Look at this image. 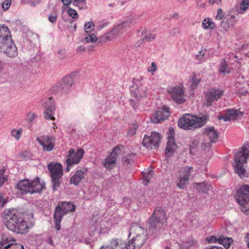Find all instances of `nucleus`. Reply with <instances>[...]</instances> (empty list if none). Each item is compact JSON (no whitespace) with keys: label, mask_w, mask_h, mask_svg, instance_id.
<instances>
[{"label":"nucleus","mask_w":249,"mask_h":249,"mask_svg":"<svg viewBox=\"0 0 249 249\" xmlns=\"http://www.w3.org/2000/svg\"><path fill=\"white\" fill-rule=\"evenodd\" d=\"M219 238H216L214 236H211L207 238L208 242L209 243H218V239Z\"/></svg>","instance_id":"nucleus-52"},{"label":"nucleus","mask_w":249,"mask_h":249,"mask_svg":"<svg viewBox=\"0 0 249 249\" xmlns=\"http://www.w3.org/2000/svg\"><path fill=\"white\" fill-rule=\"evenodd\" d=\"M206 249H223L222 247H218L217 246H212V247H209Z\"/></svg>","instance_id":"nucleus-61"},{"label":"nucleus","mask_w":249,"mask_h":249,"mask_svg":"<svg viewBox=\"0 0 249 249\" xmlns=\"http://www.w3.org/2000/svg\"><path fill=\"white\" fill-rule=\"evenodd\" d=\"M68 14L71 17L73 18H77V12L72 8H69L68 10Z\"/></svg>","instance_id":"nucleus-48"},{"label":"nucleus","mask_w":249,"mask_h":249,"mask_svg":"<svg viewBox=\"0 0 249 249\" xmlns=\"http://www.w3.org/2000/svg\"><path fill=\"white\" fill-rule=\"evenodd\" d=\"M166 215L165 210L160 206L157 207L148 221V228L150 234L157 235L166 226Z\"/></svg>","instance_id":"nucleus-2"},{"label":"nucleus","mask_w":249,"mask_h":249,"mask_svg":"<svg viewBox=\"0 0 249 249\" xmlns=\"http://www.w3.org/2000/svg\"><path fill=\"white\" fill-rule=\"evenodd\" d=\"M196 241L192 238L188 239L186 241L183 242L181 244H178L179 249H189L196 245Z\"/></svg>","instance_id":"nucleus-33"},{"label":"nucleus","mask_w":249,"mask_h":249,"mask_svg":"<svg viewBox=\"0 0 249 249\" xmlns=\"http://www.w3.org/2000/svg\"><path fill=\"white\" fill-rule=\"evenodd\" d=\"M74 81L71 76H65L53 87V90L56 93H66L70 89Z\"/></svg>","instance_id":"nucleus-15"},{"label":"nucleus","mask_w":249,"mask_h":249,"mask_svg":"<svg viewBox=\"0 0 249 249\" xmlns=\"http://www.w3.org/2000/svg\"><path fill=\"white\" fill-rule=\"evenodd\" d=\"M136 82L138 83L136 84V88H135L136 90H131V95L137 99L145 97L147 91V87H144L142 85H140L138 87V84H141V82L138 80H137Z\"/></svg>","instance_id":"nucleus-25"},{"label":"nucleus","mask_w":249,"mask_h":249,"mask_svg":"<svg viewBox=\"0 0 249 249\" xmlns=\"http://www.w3.org/2000/svg\"><path fill=\"white\" fill-rule=\"evenodd\" d=\"M11 0H6L2 3V7L4 10L5 11L9 9L11 4Z\"/></svg>","instance_id":"nucleus-49"},{"label":"nucleus","mask_w":249,"mask_h":249,"mask_svg":"<svg viewBox=\"0 0 249 249\" xmlns=\"http://www.w3.org/2000/svg\"><path fill=\"white\" fill-rule=\"evenodd\" d=\"M194 186H196V189L198 191L203 193H205L210 190V186L206 182H196L194 184Z\"/></svg>","instance_id":"nucleus-32"},{"label":"nucleus","mask_w":249,"mask_h":249,"mask_svg":"<svg viewBox=\"0 0 249 249\" xmlns=\"http://www.w3.org/2000/svg\"><path fill=\"white\" fill-rule=\"evenodd\" d=\"M48 169L51 175L53 189V191H57L60 187L63 176L62 166L58 163H51L48 165Z\"/></svg>","instance_id":"nucleus-10"},{"label":"nucleus","mask_w":249,"mask_h":249,"mask_svg":"<svg viewBox=\"0 0 249 249\" xmlns=\"http://www.w3.org/2000/svg\"><path fill=\"white\" fill-rule=\"evenodd\" d=\"M90 190L92 189L93 191H94V193L92 194L91 195V196L92 197H95L98 195V190H99V187L98 186H93L90 188Z\"/></svg>","instance_id":"nucleus-54"},{"label":"nucleus","mask_w":249,"mask_h":249,"mask_svg":"<svg viewBox=\"0 0 249 249\" xmlns=\"http://www.w3.org/2000/svg\"><path fill=\"white\" fill-rule=\"evenodd\" d=\"M168 92L172 99L178 104H181L185 102L183 87L182 85L172 88Z\"/></svg>","instance_id":"nucleus-19"},{"label":"nucleus","mask_w":249,"mask_h":249,"mask_svg":"<svg viewBox=\"0 0 249 249\" xmlns=\"http://www.w3.org/2000/svg\"><path fill=\"white\" fill-rule=\"evenodd\" d=\"M211 142H211V141L209 142L204 140L202 143V146L203 147V148L206 150L207 148H209L211 146Z\"/></svg>","instance_id":"nucleus-56"},{"label":"nucleus","mask_w":249,"mask_h":249,"mask_svg":"<svg viewBox=\"0 0 249 249\" xmlns=\"http://www.w3.org/2000/svg\"><path fill=\"white\" fill-rule=\"evenodd\" d=\"M0 249H24L22 244L18 243L17 244H9L6 245L3 248L0 247Z\"/></svg>","instance_id":"nucleus-39"},{"label":"nucleus","mask_w":249,"mask_h":249,"mask_svg":"<svg viewBox=\"0 0 249 249\" xmlns=\"http://www.w3.org/2000/svg\"><path fill=\"white\" fill-rule=\"evenodd\" d=\"M249 8V0H242L240 3L239 7L237 9V12L239 14H243Z\"/></svg>","instance_id":"nucleus-35"},{"label":"nucleus","mask_w":249,"mask_h":249,"mask_svg":"<svg viewBox=\"0 0 249 249\" xmlns=\"http://www.w3.org/2000/svg\"><path fill=\"white\" fill-rule=\"evenodd\" d=\"M137 128H138L137 125H133V126L131 127L128 131L129 134L130 135H132V136L134 135L136 133V130H137Z\"/></svg>","instance_id":"nucleus-55"},{"label":"nucleus","mask_w":249,"mask_h":249,"mask_svg":"<svg viewBox=\"0 0 249 249\" xmlns=\"http://www.w3.org/2000/svg\"><path fill=\"white\" fill-rule=\"evenodd\" d=\"M85 39L86 42H93L96 41L97 40V38L94 34H91L90 35H88V36L85 37Z\"/></svg>","instance_id":"nucleus-44"},{"label":"nucleus","mask_w":249,"mask_h":249,"mask_svg":"<svg viewBox=\"0 0 249 249\" xmlns=\"http://www.w3.org/2000/svg\"><path fill=\"white\" fill-rule=\"evenodd\" d=\"M6 201H5L3 196L0 195V207H2L6 204Z\"/></svg>","instance_id":"nucleus-58"},{"label":"nucleus","mask_w":249,"mask_h":249,"mask_svg":"<svg viewBox=\"0 0 249 249\" xmlns=\"http://www.w3.org/2000/svg\"><path fill=\"white\" fill-rule=\"evenodd\" d=\"M55 139L54 137L44 135L38 137L36 141L42 147V150L44 151L50 152L52 151L55 145Z\"/></svg>","instance_id":"nucleus-17"},{"label":"nucleus","mask_w":249,"mask_h":249,"mask_svg":"<svg viewBox=\"0 0 249 249\" xmlns=\"http://www.w3.org/2000/svg\"><path fill=\"white\" fill-rule=\"evenodd\" d=\"M127 243L119 241L118 239H112L110 240L109 245L105 247L102 246L100 249H131Z\"/></svg>","instance_id":"nucleus-23"},{"label":"nucleus","mask_w":249,"mask_h":249,"mask_svg":"<svg viewBox=\"0 0 249 249\" xmlns=\"http://www.w3.org/2000/svg\"><path fill=\"white\" fill-rule=\"evenodd\" d=\"M64 5L68 6L72 3L74 6L83 9L86 6V0H61Z\"/></svg>","instance_id":"nucleus-29"},{"label":"nucleus","mask_w":249,"mask_h":249,"mask_svg":"<svg viewBox=\"0 0 249 249\" xmlns=\"http://www.w3.org/2000/svg\"><path fill=\"white\" fill-rule=\"evenodd\" d=\"M235 17L232 15H227L220 22V25L225 31H228L230 28L232 27L236 22Z\"/></svg>","instance_id":"nucleus-24"},{"label":"nucleus","mask_w":249,"mask_h":249,"mask_svg":"<svg viewBox=\"0 0 249 249\" xmlns=\"http://www.w3.org/2000/svg\"><path fill=\"white\" fill-rule=\"evenodd\" d=\"M122 146L119 145L115 146L112 152L102 161L103 166L107 169H112L116 164V160L119 158V154Z\"/></svg>","instance_id":"nucleus-13"},{"label":"nucleus","mask_w":249,"mask_h":249,"mask_svg":"<svg viewBox=\"0 0 249 249\" xmlns=\"http://www.w3.org/2000/svg\"><path fill=\"white\" fill-rule=\"evenodd\" d=\"M136 155V154L135 153L129 154L124 158V160L125 162L129 164L133 161V160L132 158H129V157H133L134 158Z\"/></svg>","instance_id":"nucleus-46"},{"label":"nucleus","mask_w":249,"mask_h":249,"mask_svg":"<svg viewBox=\"0 0 249 249\" xmlns=\"http://www.w3.org/2000/svg\"><path fill=\"white\" fill-rule=\"evenodd\" d=\"M219 71L221 73L224 74L230 72L231 69L225 60H223L221 62Z\"/></svg>","instance_id":"nucleus-36"},{"label":"nucleus","mask_w":249,"mask_h":249,"mask_svg":"<svg viewBox=\"0 0 249 249\" xmlns=\"http://www.w3.org/2000/svg\"><path fill=\"white\" fill-rule=\"evenodd\" d=\"M145 196H142L140 198H139V200H140V202L141 203H144V202H145Z\"/></svg>","instance_id":"nucleus-62"},{"label":"nucleus","mask_w":249,"mask_h":249,"mask_svg":"<svg viewBox=\"0 0 249 249\" xmlns=\"http://www.w3.org/2000/svg\"><path fill=\"white\" fill-rule=\"evenodd\" d=\"M0 51L11 57L17 55V48L14 43L9 29L0 25Z\"/></svg>","instance_id":"nucleus-3"},{"label":"nucleus","mask_w":249,"mask_h":249,"mask_svg":"<svg viewBox=\"0 0 249 249\" xmlns=\"http://www.w3.org/2000/svg\"><path fill=\"white\" fill-rule=\"evenodd\" d=\"M221 0H210L209 1V3L211 5L213 4L214 3H216L219 4L221 3Z\"/></svg>","instance_id":"nucleus-59"},{"label":"nucleus","mask_w":249,"mask_h":249,"mask_svg":"<svg viewBox=\"0 0 249 249\" xmlns=\"http://www.w3.org/2000/svg\"><path fill=\"white\" fill-rule=\"evenodd\" d=\"M4 170H2L0 171V187L6 181V178L4 176Z\"/></svg>","instance_id":"nucleus-50"},{"label":"nucleus","mask_w":249,"mask_h":249,"mask_svg":"<svg viewBox=\"0 0 249 249\" xmlns=\"http://www.w3.org/2000/svg\"><path fill=\"white\" fill-rule=\"evenodd\" d=\"M248 158H249V145L243 146L242 150L234 156L233 165L234 170L242 178L248 177V174L244 167V164L246 163Z\"/></svg>","instance_id":"nucleus-5"},{"label":"nucleus","mask_w":249,"mask_h":249,"mask_svg":"<svg viewBox=\"0 0 249 249\" xmlns=\"http://www.w3.org/2000/svg\"><path fill=\"white\" fill-rule=\"evenodd\" d=\"M224 17V14L223 10L221 9H218L217 15L215 16V19L218 20H222Z\"/></svg>","instance_id":"nucleus-45"},{"label":"nucleus","mask_w":249,"mask_h":249,"mask_svg":"<svg viewBox=\"0 0 249 249\" xmlns=\"http://www.w3.org/2000/svg\"><path fill=\"white\" fill-rule=\"evenodd\" d=\"M192 169V167L184 168L181 175L178 178L177 185L180 189H184L186 187Z\"/></svg>","instance_id":"nucleus-22"},{"label":"nucleus","mask_w":249,"mask_h":249,"mask_svg":"<svg viewBox=\"0 0 249 249\" xmlns=\"http://www.w3.org/2000/svg\"><path fill=\"white\" fill-rule=\"evenodd\" d=\"M57 18V15L54 13L53 15H50L48 17V19L51 23H54L56 21Z\"/></svg>","instance_id":"nucleus-53"},{"label":"nucleus","mask_w":249,"mask_h":249,"mask_svg":"<svg viewBox=\"0 0 249 249\" xmlns=\"http://www.w3.org/2000/svg\"><path fill=\"white\" fill-rule=\"evenodd\" d=\"M87 169H82L77 170L75 174L70 179V183L75 185H77L81 181L85 178L87 174Z\"/></svg>","instance_id":"nucleus-26"},{"label":"nucleus","mask_w":249,"mask_h":249,"mask_svg":"<svg viewBox=\"0 0 249 249\" xmlns=\"http://www.w3.org/2000/svg\"><path fill=\"white\" fill-rule=\"evenodd\" d=\"M17 187L20 191L21 194L27 193L30 194L40 193L45 188L44 184L40 182L38 178L32 181L28 179L22 180L18 183Z\"/></svg>","instance_id":"nucleus-8"},{"label":"nucleus","mask_w":249,"mask_h":249,"mask_svg":"<svg viewBox=\"0 0 249 249\" xmlns=\"http://www.w3.org/2000/svg\"><path fill=\"white\" fill-rule=\"evenodd\" d=\"M234 198L240 206L242 212L246 214L249 213V186L242 185L236 190Z\"/></svg>","instance_id":"nucleus-9"},{"label":"nucleus","mask_w":249,"mask_h":249,"mask_svg":"<svg viewBox=\"0 0 249 249\" xmlns=\"http://www.w3.org/2000/svg\"><path fill=\"white\" fill-rule=\"evenodd\" d=\"M36 115L35 113L29 112L27 115V121L29 122H32L36 118Z\"/></svg>","instance_id":"nucleus-51"},{"label":"nucleus","mask_w":249,"mask_h":249,"mask_svg":"<svg viewBox=\"0 0 249 249\" xmlns=\"http://www.w3.org/2000/svg\"><path fill=\"white\" fill-rule=\"evenodd\" d=\"M224 94L223 90L212 88L206 94V100L204 105L207 107L212 106L214 101L218 100Z\"/></svg>","instance_id":"nucleus-16"},{"label":"nucleus","mask_w":249,"mask_h":249,"mask_svg":"<svg viewBox=\"0 0 249 249\" xmlns=\"http://www.w3.org/2000/svg\"><path fill=\"white\" fill-rule=\"evenodd\" d=\"M206 49L199 51L198 53L196 55V58L198 61V63H201L206 61L207 57L206 55Z\"/></svg>","instance_id":"nucleus-37"},{"label":"nucleus","mask_w":249,"mask_h":249,"mask_svg":"<svg viewBox=\"0 0 249 249\" xmlns=\"http://www.w3.org/2000/svg\"><path fill=\"white\" fill-rule=\"evenodd\" d=\"M66 56V51L65 50H60L58 52V57L61 59H63Z\"/></svg>","instance_id":"nucleus-57"},{"label":"nucleus","mask_w":249,"mask_h":249,"mask_svg":"<svg viewBox=\"0 0 249 249\" xmlns=\"http://www.w3.org/2000/svg\"><path fill=\"white\" fill-rule=\"evenodd\" d=\"M22 132V129L21 128L18 130L13 129L11 131V134L12 136L15 137L17 140H19L20 135Z\"/></svg>","instance_id":"nucleus-42"},{"label":"nucleus","mask_w":249,"mask_h":249,"mask_svg":"<svg viewBox=\"0 0 249 249\" xmlns=\"http://www.w3.org/2000/svg\"><path fill=\"white\" fill-rule=\"evenodd\" d=\"M209 120V115H203L201 117L185 114L178 122L179 127L184 130H195L204 126Z\"/></svg>","instance_id":"nucleus-4"},{"label":"nucleus","mask_w":249,"mask_h":249,"mask_svg":"<svg viewBox=\"0 0 249 249\" xmlns=\"http://www.w3.org/2000/svg\"><path fill=\"white\" fill-rule=\"evenodd\" d=\"M78 51H85V48L83 46H80L78 48Z\"/></svg>","instance_id":"nucleus-64"},{"label":"nucleus","mask_w":249,"mask_h":249,"mask_svg":"<svg viewBox=\"0 0 249 249\" xmlns=\"http://www.w3.org/2000/svg\"><path fill=\"white\" fill-rule=\"evenodd\" d=\"M24 215V213L16 209H9L4 215V225L8 230L15 233L21 235L26 234L29 228Z\"/></svg>","instance_id":"nucleus-1"},{"label":"nucleus","mask_w":249,"mask_h":249,"mask_svg":"<svg viewBox=\"0 0 249 249\" xmlns=\"http://www.w3.org/2000/svg\"><path fill=\"white\" fill-rule=\"evenodd\" d=\"M218 243L223 245L226 249L230 248L231 244L233 243V240L230 237H225L222 236L218 239Z\"/></svg>","instance_id":"nucleus-31"},{"label":"nucleus","mask_w":249,"mask_h":249,"mask_svg":"<svg viewBox=\"0 0 249 249\" xmlns=\"http://www.w3.org/2000/svg\"><path fill=\"white\" fill-rule=\"evenodd\" d=\"M203 134L209 137L211 142H215L218 137V131L215 130L213 126L203 129Z\"/></svg>","instance_id":"nucleus-28"},{"label":"nucleus","mask_w":249,"mask_h":249,"mask_svg":"<svg viewBox=\"0 0 249 249\" xmlns=\"http://www.w3.org/2000/svg\"><path fill=\"white\" fill-rule=\"evenodd\" d=\"M133 232L136 235L129 240L127 244L131 249H140L147 239V230L139 226L132 227L130 229L129 237Z\"/></svg>","instance_id":"nucleus-6"},{"label":"nucleus","mask_w":249,"mask_h":249,"mask_svg":"<svg viewBox=\"0 0 249 249\" xmlns=\"http://www.w3.org/2000/svg\"><path fill=\"white\" fill-rule=\"evenodd\" d=\"M143 40H140L137 42V43L135 44V46L136 47H138L140 46L141 44L142 43Z\"/></svg>","instance_id":"nucleus-63"},{"label":"nucleus","mask_w":249,"mask_h":249,"mask_svg":"<svg viewBox=\"0 0 249 249\" xmlns=\"http://www.w3.org/2000/svg\"><path fill=\"white\" fill-rule=\"evenodd\" d=\"M170 116L168 107L163 106L161 108L157 110L152 116L151 117V121L158 124L167 119Z\"/></svg>","instance_id":"nucleus-20"},{"label":"nucleus","mask_w":249,"mask_h":249,"mask_svg":"<svg viewBox=\"0 0 249 249\" xmlns=\"http://www.w3.org/2000/svg\"><path fill=\"white\" fill-rule=\"evenodd\" d=\"M16 241V240L13 237L2 236L0 242V247L3 248L4 246H6V245L9 244H17L18 243H17Z\"/></svg>","instance_id":"nucleus-30"},{"label":"nucleus","mask_w":249,"mask_h":249,"mask_svg":"<svg viewBox=\"0 0 249 249\" xmlns=\"http://www.w3.org/2000/svg\"><path fill=\"white\" fill-rule=\"evenodd\" d=\"M240 115V112L234 109H227L226 110L225 115H222L219 118V120H223L224 121L235 120L237 119Z\"/></svg>","instance_id":"nucleus-27"},{"label":"nucleus","mask_w":249,"mask_h":249,"mask_svg":"<svg viewBox=\"0 0 249 249\" xmlns=\"http://www.w3.org/2000/svg\"><path fill=\"white\" fill-rule=\"evenodd\" d=\"M94 24L92 21L87 22L85 24L84 30L87 33H90L94 29Z\"/></svg>","instance_id":"nucleus-41"},{"label":"nucleus","mask_w":249,"mask_h":249,"mask_svg":"<svg viewBox=\"0 0 249 249\" xmlns=\"http://www.w3.org/2000/svg\"><path fill=\"white\" fill-rule=\"evenodd\" d=\"M43 106L45 109L44 112V118L47 120H54L55 118L53 115L55 107L52 98H48L47 101L43 103Z\"/></svg>","instance_id":"nucleus-21"},{"label":"nucleus","mask_w":249,"mask_h":249,"mask_svg":"<svg viewBox=\"0 0 249 249\" xmlns=\"http://www.w3.org/2000/svg\"><path fill=\"white\" fill-rule=\"evenodd\" d=\"M156 34L149 33L147 35H145L144 36V38H145L147 41L150 42L156 38Z\"/></svg>","instance_id":"nucleus-47"},{"label":"nucleus","mask_w":249,"mask_h":249,"mask_svg":"<svg viewBox=\"0 0 249 249\" xmlns=\"http://www.w3.org/2000/svg\"><path fill=\"white\" fill-rule=\"evenodd\" d=\"M76 206L71 202H60L55 208L53 213L54 227L59 231L61 228L60 223L64 215L69 212H74Z\"/></svg>","instance_id":"nucleus-7"},{"label":"nucleus","mask_w":249,"mask_h":249,"mask_svg":"<svg viewBox=\"0 0 249 249\" xmlns=\"http://www.w3.org/2000/svg\"><path fill=\"white\" fill-rule=\"evenodd\" d=\"M131 23L130 19L124 20L123 22L116 25L109 32L106 34L105 38L107 40L113 39L115 37L126 31L130 27Z\"/></svg>","instance_id":"nucleus-12"},{"label":"nucleus","mask_w":249,"mask_h":249,"mask_svg":"<svg viewBox=\"0 0 249 249\" xmlns=\"http://www.w3.org/2000/svg\"><path fill=\"white\" fill-rule=\"evenodd\" d=\"M202 26L205 29H213L214 28L215 24L210 18L204 19L202 22Z\"/></svg>","instance_id":"nucleus-38"},{"label":"nucleus","mask_w":249,"mask_h":249,"mask_svg":"<svg viewBox=\"0 0 249 249\" xmlns=\"http://www.w3.org/2000/svg\"><path fill=\"white\" fill-rule=\"evenodd\" d=\"M151 68V71H155L157 70V65L154 62L152 63Z\"/></svg>","instance_id":"nucleus-60"},{"label":"nucleus","mask_w":249,"mask_h":249,"mask_svg":"<svg viewBox=\"0 0 249 249\" xmlns=\"http://www.w3.org/2000/svg\"><path fill=\"white\" fill-rule=\"evenodd\" d=\"M84 153L85 151L82 148L77 149V151H75L72 148L69 150L68 155L66 156V172H69L70 168L72 166V165L77 164L79 163L81 159L83 157Z\"/></svg>","instance_id":"nucleus-11"},{"label":"nucleus","mask_w":249,"mask_h":249,"mask_svg":"<svg viewBox=\"0 0 249 249\" xmlns=\"http://www.w3.org/2000/svg\"><path fill=\"white\" fill-rule=\"evenodd\" d=\"M200 81V78H197L195 73H193V75L191 79V88L192 89H195L196 88L197 85Z\"/></svg>","instance_id":"nucleus-40"},{"label":"nucleus","mask_w":249,"mask_h":249,"mask_svg":"<svg viewBox=\"0 0 249 249\" xmlns=\"http://www.w3.org/2000/svg\"><path fill=\"white\" fill-rule=\"evenodd\" d=\"M168 132V140L167 143V146L165 149V155L166 158H169L172 156L177 148V145L175 143L174 140V129L172 127H170Z\"/></svg>","instance_id":"nucleus-18"},{"label":"nucleus","mask_w":249,"mask_h":249,"mask_svg":"<svg viewBox=\"0 0 249 249\" xmlns=\"http://www.w3.org/2000/svg\"><path fill=\"white\" fill-rule=\"evenodd\" d=\"M136 101L133 99H130L129 100V102L130 103V105L135 110H136L138 108V107L139 105V101L140 100V99H137V98H136Z\"/></svg>","instance_id":"nucleus-43"},{"label":"nucleus","mask_w":249,"mask_h":249,"mask_svg":"<svg viewBox=\"0 0 249 249\" xmlns=\"http://www.w3.org/2000/svg\"><path fill=\"white\" fill-rule=\"evenodd\" d=\"M160 139L161 136L159 133L152 132L150 136L146 135H144L142 144L143 146L146 147L147 149H156L159 146Z\"/></svg>","instance_id":"nucleus-14"},{"label":"nucleus","mask_w":249,"mask_h":249,"mask_svg":"<svg viewBox=\"0 0 249 249\" xmlns=\"http://www.w3.org/2000/svg\"><path fill=\"white\" fill-rule=\"evenodd\" d=\"M152 170L148 169L146 172H142V179H143L142 183L145 185H147L151 179L152 175L151 174Z\"/></svg>","instance_id":"nucleus-34"}]
</instances>
